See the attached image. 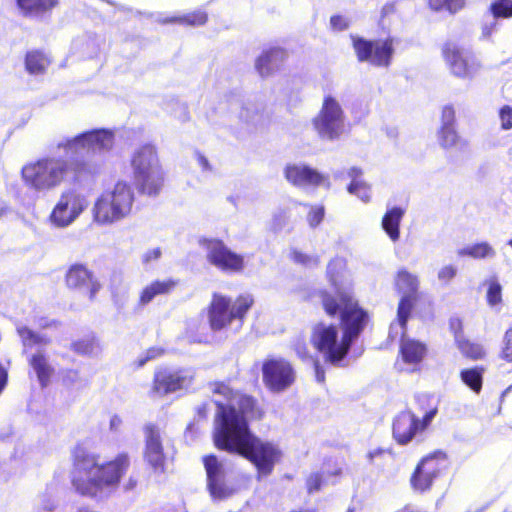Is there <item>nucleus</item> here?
Masks as SVG:
<instances>
[{"label":"nucleus","instance_id":"bb28decb","mask_svg":"<svg viewBox=\"0 0 512 512\" xmlns=\"http://www.w3.org/2000/svg\"><path fill=\"white\" fill-rule=\"evenodd\" d=\"M405 215V209L392 207L387 209L381 222L382 229L391 241L396 242L400 238V223Z\"/></svg>","mask_w":512,"mask_h":512},{"label":"nucleus","instance_id":"c03bdc74","mask_svg":"<svg viewBox=\"0 0 512 512\" xmlns=\"http://www.w3.org/2000/svg\"><path fill=\"white\" fill-rule=\"evenodd\" d=\"M456 275L457 267L452 264H448L439 269L437 277L442 283L448 284Z\"/></svg>","mask_w":512,"mask_h":512},{"label":"nucleus","instance_id":"13d9d810","mask_svg":"<svg viewBox=\"0 0 512 512\" xmlns=\"http://www.w3.org/2000/svg\"><path fill=\"white\" fill-rule=\"evenodd\" d=\"M496 29V22H493L491 24H486L482 28V35L483 37H489L493 31Z\"/></svg>","mask_w":512,"mask_h":512},{"label":"nucleus","instance_id":"de8ad7c7","mask_svg":"<svg viewBox=\"0 0 512 512\" xmlns=\"http://www.w3.org/2000/svg\"><path fill=\"white\" fill-rule=\"evenodd\" d=\"M455 122V111L450 106H445L442 110L441 115V127L454 126Z\"/></svg>","mask_w":512,"mask_h":512},{"label":"nucleus","instance_id":"4d7b16f0","mask_svg":"<svg viewBox=\"0 0 512 512\" xmlns=\"http://www.w3.org/2000/svg\"><path fill=\"white\" fill-rule=\"evenodd\" d=\"M121 425L122 419L117 415H113L110 419V429L113 431H118Z\"/></svg>","mask_w":512,"mask_h":512},{"label":"nucleus","instance_id":"f704fd0d","mask_svg":"<svg viewBox=\"0 0 512 512\" xmlns=\"http://www.w3.org/2000/svg\"><path fill=\"white\" fill-rule=\"evenodd\" d=\"M482 368H471L465 369L461 371V379L462 381L474 392H480L482 388Z\"/></svg>","mask_w":512,"mask_h":512},{"label":"nucleus","instance_id":"79ce46f5","mask_svg":"<svg viewBox=\"0 0 512 512\" xmlns=\"http://www.w3.org/2000/svg\"><path fill=\"white\" fill-rule=\"evenodd\" d=\"M324 207L323 206H311L310 211L307 215V221L310 227H317L324 218Z\"/></svg>","mask_w":512,"mask_h":512},{"label":"nucleus","instance_id":"338daca9","mask_svg":"<svg viewBox=\"0 0 512 512\" xmlns=\"http://www.w3.org/2000/svg\"><path fill=\"white\" fill-rule=\"evenodd\" d=\"M484 508H479V509H475V510H471L469 509L467 512H483Z\"/></svg>","mask_w":512,"mask_h":512},{"label":"nucleus","instance_id":"603ef678","mask_svg":"<svg viewBox=\"0 0 512 512\" xmlns=\"http://www.w3.org/2000/svg\"><path fill=\"white\" fill-rule=\"evenodd\" d=\"M501 357L508 362H512V343H503Z\"/></svg>","mask_w":512,"mask_h":512},{"label":"nucleus","instance_id":"5701e85b","mask_svg":"<svg viewBox=\"0 0 512 512\" xmlns=\"http://www.w3.org/2000/svg\"><path fill=\"white\" fill-rule=\"evenodd\" d=\"M287 57L281 48L264 50L255 61V68L261 77H269L277 72Z\"/></svg>","mask_w":512,"mask_h":512},{"label":"nucleus","instance_id":"69168bd1","mask_svg":"<svg viewBox=\"0 0 512 512\" xmlns=\"http://www.w3.org/2000/svg\"><path fill=\"white\" fill-rule=\"evenodd\" d=\"M7 211V205L4 201L0 200V217H2Z\"/></svg>","mask_w":512,"mask_h":512},{"label":"nucleus","instance_id":"6e6d98bb","mask_svg":"<svg viewBox=\"0 0 512 512\" xmlns=\"http://www.w3.org/2000/svg\"><path fill=\"white\" fill-rule=\"evenodd\" d=\"M450 327L453 330L455 336H456V334L462 335L461 334L462 323H461V321L459 319H457V318L451 319Z\"/></svg>","mask_w":512,"mask_h":512},{"label":"nucleus","instance_id":"9d476101","mask_svg":"<svg viewBox=\"0 0 512 512\" xmlns=\"http://www.w3.org/2000/svg\"><path fill=\"white\" fill-rule=\"evenodd\" d=\"M89 200L79 188L68 187L61 191L48 219L58 229L71 226L88 208Z\"/></svg>","mask_w":512,"mask_h":512},{"label":"nucleus","instance_id":"c756f323","mask_svg":"<svg viewBox=\"0 0 512 512\" xmlns=\"http://www.w3.org/2000/svg\"><path fill=\"white\" fill-rule=\"evenodd\" d=\"M361 173V170L356 167L349 170L348 174L352 178V182L348 186V192L356 195L363 202H369L371 198L370 188L366 183L358 180Z\"/></svg>","mask_w":512,"mask_h":512},{"label":"nucleus","instance_id":"09e8293b","mask_svg":"<svg viewBox=\"0 0 512 512\" xmlns=\"http://www.w3.org/2000/svg\"><path fill=\"white\" fill-rule=\"evenodd\" d=\"M322 485V477L319 473L311 474L306 481V486L309 493L318 492Z\"/></svg>","mask_w":512,"mask_h":512},{"label":"nucleus","instance_id":"473e14b6","mask_svg":"<svg viewBox=\"0 0 512 512\" xmlns=\"http://www.w3.org/2000/svg\"><path fill=\"white\" fill-rule=\"evenodd\" d=\"M17 333L25 348L35 345L46 346L50 343V339L47 336L35 333L24 325H17Z\"/></svg>","mask_w":512,"mask_h":512},{"label":"nucleus","instance_id":"423d86ee","mask_svg":"<svg viewBox=\"0 0 512 512\" xmlns=\"http://www.w3.org/2000/svg\"><path fill=\"white\" fill-rule=\"evenodd\" d=\"M131 168L140 194L155 197L160 193L165 174L155 145L147 143L136 148L131 157Z\"/></svg>","mask_w":512,"mask_h":512},{"label":"nucleus","instance_id":"5fc2aeb1","mask_svg":"<svg viewBox=\"0 0 512 512\" xmlns=\"http://www.w3.org/2000/svg\"><path fill=\"white\" fill-rule=\"evenodd\" d=\"M56 508V502L50 498H47V500L43 501L41 504V509L46 512H53Z\"/></svg>","mask_w":512,"mask_h":512},{"label":"nucleus","instance_id":"b1692460","mask_svg":"<svg viewBox=\"0 0 512 512\" xmlns=\"http://www.w3.org/2000/svg\"><path fill=\"white\" fill-rule=\"evenodd\" d=\"M404 328H406V325L404 326ZM398 331H399V333L396 334L395 332L391 333V330H390L389 336L391 338H395L398 335H401L402 340H401L400 352L402 355L403 362L406 364H409V365H413V366L419 364L422 361V359L426 353L425 345L418 341L406 338L404 336L405 329H403L402 331L398 329Z\"/></svg>","mask_w":512,"mask_h":512},{"label":"nucleus","instance_id":"f03ea898","mask_svg":"<svg viewBox=\"0 0 512 512\" xmlns=\"http://www.w3.org/2000/svg\"><path fill=\"white\" fill-rule=\"evenodd\" d=\"M345 266V260L340 257L329 262L327 274L334 294L327 291L321 294L325 312L330 316L340 313L342 334L337 326L319 323L313 327L310 338L324 360L332 365H339L344 360L368 321L367 313L352 296V282L344 273Z\"/></svg>","mask_w":512,"mask_h":512},{"label":"nucleus","instance_id":"e433bc0d","mask_svg":"<svg viewBox=\"0 0 512 512\" xmlns=\"http://www.w3.org/2000/svg\"><path fill=\"white\" fill-rule=\"evenodd\" d=\"M495 19L512 17V0H495L489 8Z\"/></svg>","mask_w":512,"mask_h":512},{"label":"nucleus","instance_id":"a878e982","mask_svg":"<svg viewBox=\"0 0 512 512\" xmlns=\"http://www.w3.org/2000/svg\"><path fill=\"white\" fill-rule=\"evenodd\" d=\"M17 8L25 17L39 18L49 13L57 0H15Z\"/></svg>","mask_w":512,"mask_h":512},{"label":"nucleus","instance_id":"052dcab7","mask_svg":"<svg viewBox=\"0 0 512 512\" xmlns=\"http://www.w3.org/2000/svg\"><path fill=\"white\" fill-rule=\"evenodd\" d=\"M79 378V374L75 370H69L65 376V381L74 382Z\"/></svg>","mask_w":512,"mask_h":512},{"label":"nucleus","instance_id":"49530a36","mask_svg":"<svg viewBox=\"0 0 512 512\" xmlns=\"http://www.w3.org/2000/svg\"><path fill=\"white\" fill-rule=\"evenodd\" d=\"M350 21L342 15H334L330 18V26L335 31H343L349 27Z\"/></svg>","mask_w":512,"mask_h":512},{"label":"nucleus","instance_id":"58836bf2","mask_svg":"<svg viewBox=\"0 0 512 512\" xmlns=\"http://www.w3.org/2000/svg\"><path fill=\"white\" fill-rule=\"evenodd\" d=\"M366 457L371 465L380 466L386 458L393 459V453L390 449L374 448L368 451Z\"/></svg>","mask_w":512,"mask_h":512},{"label":"nucleus","instance_id":"4c0bfd02","mask_svg":"<svg viewBox=\"0 0 512 512\" xmlns=\"http://www.w3.org/2000/svg\"><path fill=\"white\" fill-rule=\"evenodd\" d=\"M430 7L433 10L446 9L450 13H456L465 5V0H429Z\"/></svg>","mask_w":512,"mask_h":512},{"label":"nucleus","instance_id":"cd10ccee","mask_svg":"<svg viewBox=\"0 0 512 512\" xmlns=\"http://www.w3.org/2000/svg\"><path fill=\"white\" fill-rule=\"evenodd\" d=\"M176 286V282L167 279V280H156L149 285L145 286L140 292L139 296V305L146 306L153 299L160 295H166L170 293L174 287Z\"/></svg>","mask_w":512,"mask_h":512},{"label":"nucleus","instance_id":"3c124183","mask_svg":"<svg viewBox=\"0 0 512 512\" xmlns=\"http://www.w3.org/2000/svg\"><path fill=\"white\" fill-rule=\"evenodd\" d=\"M195 157H196V161L202 171L210 172L212 170V167H211L208 159L203 154L197 152L195 154Z\"/></svg>","mask_w":512,"mask_h":512},{"label":"nucleus","instance_id":"4be33fe9","mask_svg":"<svg viewBox=\"0 0 512 512\" xmlns=\"http://www.w3.org/2000/svg\"><path fill=\"white\" fill-rule=\"evenodd\" d=\"M418 428L419 421L411 412H401L393 422V437L397 443L405 445L412 440Z\"/></svg>","mask_w":512,"mask_h":512},{"label":"nucleus","instance_id":"f8f14e48","mask_svg":"<svg viewBox=\"0 0 512 512\" xmlns=\"http://www.w3.org/2000/svg\"><path fill=\"white\" fill-rule=\"evenodd\" d=\"M396 287L402 295L399 302L396 323L391 324V333L398 334L399 330H403L410 316L414 301L418 290V279L415 275L406 270H400L396 278Z\"/></svg>","mask_w":512,"mask_h":512},{"label":"nucleus","instance_id":"9b49d317","mask_svg":"<svg viewBox=\"0 0 512 512\" xmlns=\"http://www.w3.org/2000/svg\"><path fill=\"white\" fill-rule=\"evenodd\" d=\"M203 463L207 475V489L214 500H225L238 491L234 481L227 477L223 462L216 456H205Z\"/></svg>","mask_w":512,"mask_h":512},{"label":"nucleus","instance_id":"a19ab883","mask_svg":"<svg viewBox=\"0 0 512 512\" xmlns=\"http://www.w3.org/2000/svg\"><path fill=\"white\" fill-rule=\"evenodd\" d=\"M501 291V285L496 280H491L487 291V301L490 306H495L501 302Z\"/></svg>","mask_w":512,"mask_h":512},{"label":"nucleus","instance_id":"c85d7f7f","mask_svg":"<svg viewBox=\"0 0 512 512\" xmlns=\"http://www.w3.org/2000/svg\"><path fill=\"white\" fill-rule=\"evenodd\" d=\"M457 255L469 256L473 259H491L495 257L496 251L489 243L481 242L459 249Z\"/></svg>","mask_w":512,"mask_h":512},{"label":"nucleus","instance_id":"4468645a","mask_svg":"<svg viewBox=\"0 0 512 512\" xmlns=\"http://www.w3.org/2000/svg\"><path fill=\"white\" fill-rule=\"evenodd\" d=\"M353 48L361 62L374 66L387 67L393 55L392 40L368 41L360 37H352Z\"/></svg>","mask_w":512,"mask_h":512},{"label":"nucleus","instance_id":"a18cd8bd","mask_svg":"<svg viewBox=\"0 0 512 512\" xmlns=\"http://www.w3.org/2000/svg\"><path fill=\"white\" fill-rule=\"evenodd\" d=\"M499 118L501 121V128L509 130L512 128V106L505 105L499 111Z\"/></svg>","mask_w":512,"mask_h":512},{"label":"nucleus","instance_id":"20e7f679","mask_svg":"<svg viewBox=\"0 0 512 512\" xmlns=\"http://www.w3.org/2000/svg\"><path fill=\"white\" fill-rule=\"evenodd\" d=\"M114 142L112 130L93 129L58 141L56 149L63 150L65 156L73 160L74 171L93 173L97 164L111 151Z\"/></svg>","mask_w":512,"mask_h":512},{"label":"nucleus","instance_id":"2f4dec72","mask_svg":"<svg viewBox=\"0 0 512 512\" xmlns=\"http://www.w3.org/2000/svg\"><path fill=\"white\" fill-rule=\"evenodd\" d=\"M72 349L86 356H97L102 351L100 341L93 335L86 336L72 344Z\"/></svg>","mask_w":512,"mask_h":512},{"label":"nucleus","instance_id":"aec40b11","mask_svg":"<svg viewBox=\"0 0 512 512\" xmlns=\"http://www.w3.org/2000/svg\"><path fill=\"white\" fill-rule=\"evenodd\" d=\"M144 459L155 472H164L166 454L164 452L160 429L152 424L146 425Z\"/></svg>","mask_w":512,"mask_h":512},{"label":"nucleus","instance_id":"6ab92c4d","mask_svg":"<svg viewBox=\"0 0 512 512\" xmlns=\"http://www.w3.org/2000/svg\"><path fill=\"white\" fill-rule=\"evenodd\" d=\"M445 462V455L441 452L424 458L417 466L411 484L415 490L429 489L433 480L439 476Z\"/></svg>","mask_w":512,"mask_h":512},{"label":"nucleus","instance_id":"39448f33","mask_svg":"<svg viewBox=\"0 0 512 512\" xmlns=\"http://www.w3.org/2000/svg\"><path fill=\"white\" fill-rule=\"evenodd\" d=\"M72 169L74 162L60 155H50L27 163L21 174L27 188L37 193H47L61 186Z\"/></svg>","mask_w":512,"mask_h":512},{"label":"nucleus","instance_id":"37998d69","mask_svg":"<svg viewBox=\"0 0 512 512\" xmlns=\"http://www.w3.org/2000/svg\"><path fill=\"white\" fill-rule=\"evenodd\" d=\"M206 20H207V15H206V13H204L202 11H196L194 13L185 15L178 19V21L181 23H186L188 25H193V26L202 25L206 22Z\"/></svg>","mask_w":512,"mask_h":512},{"label":"nucleus","instance_id":"dca6fc26","mask_svg":"<svg viewBox=\"0 0 512 512\" xmlns=\"http://www.w3.org/2000/svg\"><path fill=\"white\" fill-rule=\"evenodd\" d=\"M195 370L192 368L162 369L155 373L153 391L159 395L188 389L194 381Z\"/></svg>","mask_w":512,"mask_h":512},{"label":"nucleus","instance_id":"e2e57ef3","mask_svg":"<svg viewBox=\"0 0 512 512\" xmlns=\"http://www.w3.org/2000/svg\"><path fill=\"white\" fill-rule=\"evenodd\" d=\"M503 343H512V326L505 332Z\"/></svg>","mask_w":512,"mask_h":512},{"label":"nucleus","instance_id":"0e129e2a","mask_svg":"<svg viewBox=\"0 0 512 512\" xmlns=\"http://www.w3.org/2000/svg\"><path fill=\"white\" fill-rule=\"evenodd\" d=\"M149 360L146 359L145 353L137 359V367H143Z\"/></svg>","mask_w":512,"mask_h":512},{"label":"nucleus","instance_id":"774afa93","mask_svg":"<svg viewBox=\"0 0 512 512\" xmlns=\"http://www.w3.org/2000/svg\"><path fill=\"white\" fill-rule=\"evenodd\" d=\"M190 340L193 342H201L200 338L198 339V338L190 337Z\"/></svg>","mask_w":512,"mask_h":512},{"label":"nucleus","instance_id":"864d4df0","mask_svg":"<svg viewBox=\"0 0 512 512\" xmlns=\"http://www.w3.org/2000/svg\"><path fill=\"white\" fill-rule=\"evenodd\" d=\"M163 350L160 348H150L145 352L146 359L153 360L162 355Z\"/></svg>","mask_w":512,"mask_h":512},{"label":"nucleus","instance_id":"0eeeda50","mask_svg":"<svg viewBox=\"0 0 512 512\" xmlns=\"http://www.w3.org/2000/svg\"><path fill=\"white\" fill-rule=\"evenodd\" d=\"M134 201L135 193L131 185L119 181L95 200L92 208L93 221L99 225L117 223L131 214Z\"/></svg>","mask_w":512,"mask_h":512},{"label":"nucleus","instance_id":"7c9ffc66","mask_svg":"<svg viewBox=\"0 0 512 512\" xmlns=\"http://www.w3.org/2000/svg\"><path fill=\"white\" fill-rule=\"evenodd\" d=\"M49 64V57L40 51H31L26 55L25 66L30 74L44 73Z\"/></svg>","mask_w":512,"mask_h":512},{"label":"nucleus","instance_id":"72a5a7b5","mask_svg":"<svg viewBox=\"0 0 512 512\" xmlns=\"http://www.w3.org/2000/svg\"><path fill=\"white\" fill-rule=\"evenodd\" d=\"M456 343L461 353L468 358L477 360L484 356L483 347L480 344L469 342L464 339L463 335L456 334Z\"/></svg>","mask_w":512,"mask_h":512},{"label":"nucleus","instance_id":"a211bd4d","mask_svg":"<svg viewBox=\"0 0 512 512\" xmlns=\"http://www.w3.org/2000/svg\"><path fill=\"white\" fill-rule=\"evenodd\" d=\"M66 283L69 288L88 295L91 300L102 288L94 273L86 265L80 263L69 267L66 273Z\"/></svg>","mask_w":512,"mask_h":512},{"label":"nucleus","instance_id":"ea45409f","mask_svg":"<svg viewBox=\"0 0 512 512\" xmlns=\"http://www.w3.org/2000/svg\"><path fill=\"white\" fill-rule=\"evenodd\" d=\"M291 258L295 263L301 264L308 268L316 267L319 264L318 256L305 254L296 249L291 251Z\"/></svg>","mask_w":512,"mask_h":512},{"label":"nucleus","instance_id":"7ed1b4c3","mask_svg":"<svg viewBox=\"0 0 512 512\" xmlns=\"http://www.w3.org/2000/svg\"><path fill=\"white\" fill-rule=\"evenodd\" d=\"M73 455L72 484L77 492L85 496H96L103 490L116 488L130 465L125 453L106 463H100L97 455L82 447H77Z\"/></svg>","mask_w":512,"mask_h":512},{"label":"nucleus","instance_id":"bf43d9fd","mask_svg":"<svg viewBox=\"0 0 512 512\" xmlns=\"http://www.w3.org/2000/svg\"><path fill=\"white\" fill-rule=\"evenodd\" d=\"M315 376H316V380H317L319 383L324 382V380H325V373H324V371L321 369V367L319 366V364H318V363H315Z\"/></svg>","mask_w":512,"mask_h":512},{"label":"nucleus","instance_id":"2eb2a0df","mask_svg":"<svg viewBox=\"0 0 512 512\" xmlns=\"http://www.w3.org/2000/svg\"><path fill=\"white\" fill-rule=\"evenodd\" d=\"M207 261L216 268L227 272H240L244 268L243 256L231 251L222 241H204Z\"/></svg>","mask_w":512,"mask_h":512},{"label":"nucleus","instance_id":"680f3d73","mask_svg":"<svg viewBox=\"0 0 512 512\" xmlns=\"http://www.w3.org/2000/svg\"><path fill=\"white\" fill-rule=\"evenodd\" d=\"M436 415V410H431L429 411L425 416H424V419H423V422L425 425H428L432 419L435 417Z\"/></svg>","mask_w":512,"mask_h":512},{"label":"nucleus","instance_id":"c9c22d12","mask_svg":"<svg viewBox=\"0 0 512 512\" xmlns=\"http://www.w3.org/2000/svg\"><path fill=\"white\" fill-rule=\"evenodd\" d=\"M438 141L441 147L448 149L456 146L460 141L454 126L441 127L438 133Z\"/></svg>","mask_w":512,"mask_h":512},{"label":"nucleus","instance_id":"1a4fd4ad","mask_svg":"<svg viewBox=\"0 0 512 512\" xmlns=\"http://www.w3.org/2000/svg\"><path fill=\"white\" fill-rule=\"evenodd\" d=\"M312 126L321 140H338L346 129V115L340 102L333 96L324 97L318 114L312 119Z\"/></svg>","mask_w":512,"mask_h":512},{"label":"nucleus","instance_id":"393cba45","mask_svg":"<svg viewBox=\"0 0 512 512\" xmlns=\"http://www.w3.org/2000/svg\"><path fill=\"white\" fill-rule=\"evenodd\" d=\"M29 365L35 372L41 387H47L54 374V368L49 363L48 357L43 350L39 349L28 359Z\"/></svg>","mask_w":512,"mask_h":512},{"label":"nucleus","instance_id":"f3484780","mask_svg":"<svg viewBox=\"0 0 512 512\" xmlns=\"http://www.w3.org/2000/svg\"><path fill=\"white\" fill-rule=\"evenodd\" d=\"M263 381L273 392H281L289 388L295 380V372L291 364L282 359H268L262 366Z\"/></svg>","mask_w":512,"mask_h":512},{"label":"nucleus","instance_id":"412c9836","mask_svg":"<svg viewBox=\"0 0 512 512\" xmlns=\"http://www.w3.org/2000/svg\"><path fill=\"white\" fill-rule=\"evenodd\" d=\"M286 180L294 186H329L328 177L305 164H288L284 169Z\"/></svg>","mask_w":512,"mask_h":512},{"label":"nucleus","instance_id":"8fccbe9b","mask_svg":"<svg viewBox=\"0 0 512 512\" xmlns=\"http://www.w3.org/2000/svg\"><path fill=\"white\" fill-rule=\"evenodd\" d=\"M161 254H162V252H161L160 248H153V249L147 250L142 255V262L146 265H149L152 262L157 261L161 257Z\"/></svg>","mask_w":512,"mask_h":512},{"label":"nucleus","instance_id":"f257e3e1","mask_svg":"<svg viewBox=\"0 0 512 512\" xmlns=\"http://www.w3.org/2000/svg\"><path fill=\"white\" fill-rule=\"evenodd\" d=\"M210 389L217 406L215 445L248 459L257 468L258 479L270 475L282 452L277 444L264 441L250 431L249 420L262 416L255 400L224 383H213Z\"/></svg>","mask_w":512,"mask_h":512},{"label":"nucleus","instance_id":"ddd939ff","mask_svg":"<svg viewBox=\"0 0 512 512\" xmlns=\"http://www.w3.org/2000/svg\"><path fill=\"white\" fill-rule=\"evenodd\" d=\"M443 56L451 73L456 77L471 80L482 69L480 60L474 54L454 44L444 46Z\"/></svg>","mask_w":512,"mask_h":512},{"label":"nucleus","instance_id":"6e6552de","mask_svg":"<svg viewBox=\"0 0 512 512\" xmlns=\"http://www.w3.org/2000/svg\"><path fill=\"white\" fill-rule=\"evenodd\" d=\"M253 304L250 295L239 296L231 306L230 299L215 294L209 307V323L214 331H219L229 325H234V331H238L243 324L245 314Z\"/></svg>","mask_w":512,"mask_h":512}]
</instances>
